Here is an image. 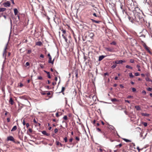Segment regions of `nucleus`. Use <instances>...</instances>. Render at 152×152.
I'll return each mask as SVG.
<instances>
[{
  "label": "nucleus",
  "mask_w": 152,
  "mask_h": 152,
  "mask_svg": "<svg viewBox=\"0 0 152 152\" xmlns=\"http://www.w3.org/2000/svg\"><path fill=\"white\" fill-rule=\"evenodd\" d=\"M127 5L129 10L132 11L135 16V20L137 22L140 21L141 22L143 20L142 14L139 12L140 9L137 7L136 2L128 0L127 2Z\"/></svg>",
  "instance_id": "obj_1"
},
{
  "label": "nucleus",
  "mask_w": 152,
  "mask_h": 152,
  "mask_svg": "<svg viewBox=\"0 0 152 152\" xmlns=\"http://www.w3.org/2000/svg\"><path fill=\"white\" fill-rule=\"evenodd\" d=\"M126 61L125 60H117L115 61H113V63L116 64H122L123 62H125Z\"/></svg>",
  "instance_id": "obj_2"
},
{
  "label": "nucleus",
  "mask_w": 152,
  "mask_h": 152,
  "mask_svg": "<svg viewBox=\"0 0 152 152\" xmlns=\"http://www.w3.org/2000/svg\"><path fill=\"white\" fill-rule=\"evenodd\" d=\"M8 45V44H7L6 46L4 48L3 54V56L4 58L5 59L6 58V50L7 49V46Z\"/></svg>",
  "instance_id": "obj_3"
},
{
  "label": "nucleus",
  "mask_w": 152,
  "mask_h": 152,
  "mask_svg": "<svg viewBox=\"0 0 152 152\" xmlns=\"http://www.w3.org/2000/svg\"><path fill=\"white\" fill-rule=\"evenodd\" d=\"M105 50L107 51L113 52H114V50L112 47L105 48Z\"/></svg>",
  "instance_id": "obj_4"
},
{
  "label": "nucleus",
  "mask_w": 152,
  "mask_h": 152,
  "mask_svg": "<svg viewBox=\"0 0 152 152\" xmlns=\"http://www.w3.org/2000/svg\"><path fill=\"white\" fill-rule=\"evenodd\" d=\"M120 7L123 12L125 10V4L124 3H121Z\"/></svg>",
  "instance_id": "obj_5"
},
{
  "label": "nucleus",
  "mask_w": 152,
  "mask_h": 152,
  "mask_svg": "<svg viewBox=\"0 0 152 152\" xmlns=\"http://www.w3.org/2000/svg\"><path fill=\"white\" fill-rule=\"evenodd\" d=\"M48 56L49 57L48 62L50 63H51L52 64H53L54 59H53L52 61H51L52 58L50 53L48 54Z\"/></svg>",
  "instance_id": "obj_6"
},
{
  "label": "nucleus",
  "mask_w": 152,
  "mask_h": 152,
  "mask_svg": "<svg viewBox=\"0 0 152 152\" xmlns=\"http://www.w3.org/2000/svg\"><path fill=\"white\" fill-rule=\"evenodd\" d=\"M3 4L4 6L5 7H10V2L9 1H7L6 2L4 3Z\"/></svg>",
  "instance_id": "obj_7"
},
{
  "label": "nucleus",
  "mask_w": 152,
  "mask_h": 152,
  "mask_svg": "<svg viewBox=\"0 0 152 152\" xmlns=\"http://www.w3.org/2000/svg\"><path fill=\"white\" fill-rule=\"evenodd\" d=\"M7 140L8 141H10L15 142L14 139L13 137L12 136H10L7 137Z\"/></svg>",
  "instance_id": "obj_8"
},
{
  "label": "nucleus",
  "mask_w": 152,
  "mask_h": 152,
  "mask_svg": "<svg viewBox=\"0 0 152 152\" xmlns=\"http://www.w3.org/2000/svg\"><path fill=\"white\" fill-rule=\"evenodd\" d=\"M128 19L132 23H134V19L133 18H132L129 16L128 17Z\"/></svg>",
  "instance_id": "obj_9"
},
{
  "label": "nucleus",
  "mask_w": 152,
  "mask_h": 152,
  "mask_svg": "<svg viewBox=\"0 0 152 152\" xmlns=\"http://www.w3.org/2000/svg\"><path fill=\"white\" fill-rule=\"evenodd\" d=\"M9 102L11 104L13 105L14 104V102L13 101L12 97H10V99L9 101Z\"/></svg>",
  "instance_id": "obj_10"
},
{
  "label": "nucleus",
  "mask_w": 152,
  "mask_h": 152,
  "mask_svg": "<svg viewBox=\"0 0 152 152\" xmlns=\"http://www.w3.org/2000/svg\"><path fill=\"white\" fill-rule=\"evenodd\" d=\"M106 57V56H99V61H101L102 60L104 57Z\"/></svg>",
  "instance_id": "obj_11"
},
{
  "label": "nucleus",
  "mask_w": 152,
  "mask_h": 152,
  "mask_svg": "<svg viewBox=\"0 0 152 152\" xmlns=\"http://www.w3.org/2000/svg\"><path fill=\"white\" fill-rule=\"evenodd\" d=\"M44 71L47 74L48 78H50L51 77L50 74V72L45 70H44Z\"/></svg>",
  "instance_id": "obj_12"
},
{
  "label": "nucleus",
  "mask_w": 152,
  "mask_h": 152,
  "mask_svg": "<svg viewBox=\"0 0 152 152\" xmlns=\"http://www.w3.org/2000/svg\"><path fill=\"white\" fill-rule=\"evenodd\" d=\"M17 129V126H13V127L12 128V129L11 130V131L12 132V131H15Z\"/></svg>",
  "instance_id": "obj_13"
},
{
  "label": "nucleus",
  "mask_w": 152,
  "mask_h": 152,
  "mask_svg": "<svg viewBox=\"0 0 152 152\" xmlns=\"http://www.w3.org/2000/svg\"><path fill=\"white\" fill-rule=\"evenodd\" d=\"M14 12L15 15H17L18 13V10L17 9L15 8L14 9Z\"/></svg>",
  "instance_id": "obj_14"
},
{
  "label": "nucleus",
  "mask_w": 152,
  "mask_h": 152,
  "mask_svg": "<svg viewBox=\"0 0 152 152\" xmlns=\"http://www.w3.org/2000/svg\"><path fill=\"white\" fill-rule=\"evenodd\" d=\"M135 107L137 110H140V107L139 106H135Z\"/></svg>",
  "instance_id": "obj_15"
},
{
  "label": "nucleus",
  "mask_w": 152,
  "mask_h": 152,
  "mask_svg": "<svg viewBox=\"0 0 152 152\" xmlns=\"http://www.w3.org/2000/svg\"><path fill=\"white\" fill-rule=\"evenodd\" d=\"M123 140L124 141H125L126 142H131V141L130 140H128V139H126L124 138V139H123Z\"/></svg>",
  "instance_id": "obj_16"
},
{
  "label": "nucleus",
  "mask_w": 152,
  "mask_h": 152,
  "mask_svg": "<svg viewBox=\"0 0 152 152\" xmlns=\"http://www.w3.org/2000/svg\"><path fill=\"white\" fill-rule=\"evenodd\" d=\"M42 133L44 135H46L47 136H48V134H47L46 132L45 131H43L42 132Z\"/></svg>",
  "instance_id": "obj_17"
},
{
  "label": "nucleus",
  "mask_w": 152,
  "mask_h": 152,
  "mask_svg": "<svg viewBox=\"0 0 152 152\" xmlns=\"http://www.w3.org/2000/svg\"><path fill=\"white\" fill-rule=\"evenodd\" d=\"M141 115H142L143 116H148L149 115V114H148L147 113H142Z\"/></svg>",
  "instance_id": "obj_18"
},
{
  "label": "nucleus",
  "mask_w": 152,
  "mask_h": 152,
  "mask_svg": "<svg viewBox=\"0 0 152 152\" xmlns=\"http://www.w3.org/2000/svg\"><path fill=\"white\" fill-rule=\"evenodd\" d=\"M91 20L93 22L96 23H99V21H96L94 19H91Z\"/></svg>",
  "instance_id": "obj_19"
},
{
  "label": "nucleus",
  "mask_w": 152,
  "mask_h": 152,
  "mask_svg": "<svg viewBox=\"0 0 152 152\" xmlns=\"http://www.w3.org/2000/svg\"><path fill=\"white\" fill-rule=\"evenodd\" d=\"M129 75L130 78H133L134 77V76L133 75L132 73L131 72L129 73Z\"/></svg>",
  "instance_id": "obj_20"
},
{
  "label": "nucleus",
  "mask_w": 152,
  "mask_h": 152,
  "mask_svg": "<svg viewBox=\"0 0 152 152\" xmlns=\"http://www.w3.org/2000/svg\"><path fill=\"white\" fill-rule=\"evenodd\" d=\"M126 67L127 68L129 69H132V67L128 65H127L126 66Z\"/></svg>",
  "instance_id": "obj_21"
},
{
  "label": "nucleus",
  "mask_w": 152,
  "mask_h": 152,
  "mask_svg": "<svg viewBox=\"0 0 152 152\" xmlns=\"http://www.w3.org/2000/svg\"><path fill=\"white\" fill-rule=\"evenodd\" d=\"M142 124H143L144 125V126L145 127H146V126H147L148 124L146 122H142Z\"/></svg>",
  "instance_id": "obj_22"
},
{
  "label": "nucleus",
  "mask_w": 152,
  "mask_h": 152,
  "mask_svg": "<svg viewBox=\"0 0 152 152\" xmlns=\"http://www.w3.org/2000/svg\"><path fill=\"white\" fill-rule=\"evenodd\" d=\"M137 68L138 69V71H141V69H140V66L139 65H137Z\"/></svg>",
  "instance_id": "obj_23"
},
{
  "label": "nucleus",
  "mask_w": 152,
  "mask_h": 152,
  "mask_svg": "<svg viewBox=\"0 0 152 152\" xmlns=\"http://www.w3.org/2000/svg\"><path fill=\"white\" fill-rule=\"evenodd\" d=\"M1 12H4L6 10V8H0Z\"/></svg>",
  "instance_id": "obj_24"
},
{
  "label": "nucleus",
  "mask_w": 152,
  "mask_h": 152,
  "mask_svg": "<svg viewBox=\"0 0 152 152\" xmlns=\"http://www.w3.org/2000/svg\"><path fill=\"white\" fill-rule=\"evenodd\" d=\"M116 64H114V65H112L111 67V68L112 69H114V68H115V67H116L117 66Z\"/></svg>",
  "instance_id": "obj_25"
},
{
  "label": "nucleus",
  "mask_w": 152,
  "mask_h": 152,
  "mask_svg": "<svg viewBox=\"0 0 152 152\" xmlns=\"http://www.w3.org/2000/svg\"><path fill=\"white\" fill-rule=\"evenodd\" d=\"M64 140L65 142H67V139L66 137H65L64 138Z\"/></svg>",
  "instance_id": "obj_26"
},
{
  "label": "nucleus",
  "mask_w": 152,
  "mask_h": 152,
  "mask_svg": "<svg viewBox=\"0 0 152 152\" xmlns=\"http://www.w3.org/2000/svg\"><path fill=\"white\" fill-rule=\"evenodd\" d=\"M145 80L147 81H151V79H150L148 77H146L145 78Z\"/></svg>",
  "instance_id": "obj_27"
},
{
  "label": "nucleus",
  "mask_w": 152,
  "mask_h": 152,
  "mask_svg": "<svg viewBox=\"0 0 152 152\" xmlns=\"http://www.w3.org/2000/svg\"><path fill=\"white\" fill-rule=\"evenodd\" d=\"M65 88L64 87H62L61 90V92H63L64 91V90H65Z\"/></svg>",
  "instance_id": "obj_28"
},
{
  "label": "nucleus",
  "mask_w": 152,
  "mask_h": 152,
  "mask_svg": "<svg viewBox=\"0 0 152 152\" xmlns=\"http://www.w3.org/2000/svg\"><path fill=\"white\" fill-rule=\"evenodd\" d=\"M144 47L145 48V49L147 51V50H149V49H148V47L146 46V45H145L144 46Z\"/></svg>",
  "instance_id": "obj_29"
},
{
  "label": "nucleus",
  "mask_w": 152,
  "mask_h": 152,
  "mask_svg": "<svg viewBox=\"0 0 152 152\" xmlns=\"http://www.w3.org/2000/svg\"><path fill=\"white\" fill-rule=\"evenodd\" d=\"M102 133L103 135L104 136V137L106 135H107V133L104 132H102Z\"/></svg>",
  "instance_id": "obj_30"
},
{
  "label": "nucleus",
  "mask_w": 152,
  "mask_h": 152,
  "mask_svg": "<svg viewBox=\"0 0 152 152\" xmlns=\"http://www.w3.org/2000/svg\"><path fill=\"white\" fill-rule=\"evenodd\" d=\"M111 100L112 102H114L116 101L117 100L115 98H113V99H112Z\"/></svg>",
  "instance_id": "obj_31"
},
{
  "label": "nucleus",
  "mask_w": 152,
  "mask_h": 152,
  "mask_svg": "<svg viewBox=\"0 0 152 152\" xmlns=\"http://www.w3.org/2000/svg\"><path fill=\"white\" fill-rule=\"evenodd\" d=\"M96 130L97 131L99 132H100L102 133V131L101 130V129L99 128H97L96 129Z\"/></svg>",
  "instance_id": "obj_32"
},
{
  "label": "nucleus",
  "mask_w": 152,
  "mask_h": 152,
  "mask_svg": "<svg viewBox=\"0 0 152 152\" xmlns=\"http://www.w3.org/2000/svg\"><path fill=\"white\" fill-rule=\"evenodd\" d=\"M63 118L64 119V120H67V116L66 115H64Z\"/></svg>",
  "instance_id": "obj_33"
},
{
  "label": "nucleus",
  "mask_w": 152,
  "mask_h": 152,
  "mask_svg": "<svg viewBox=\"0 0 152 152\" xmlns=\"http://www.w3.org/2000/svg\"><path fill=\"white\" fill-rule=\"evenodd\" d=\"M93 16H95V17H99V16L97 15L95 13H93Z\"/></svg>",
  "instance_id": "obj_34"
},
{
  "label": "nucleus",
  "mask_w": 152,
  "mask_h": 152,
  "mask_svg": "<svg viewBox=\"0 0 152 152\" xmlns=\"http://www.w3.org/2000/svg\"><path fill=\"white\" fill-rule=\"evenodd\" d=\"M31 52V50H28L27 51V53L28 54H30V53Z\"/></svg>",
  "instance_id": "obj_35"
},
{
  "label": "nucleus",
  "mask_w": 152,
  "mask_h": 152,
  "mask_svg": "<svg viewBox=\"0 0 152 152\" xmlns=\"http://www.w3.org/2000/svg\"><path fill=\"white\" fill-rule=\"evenodd\" d=\"M111 45H115L116 43L114 41H113L110 43Z\"/></svg>",
  "instance_id": "obj_36"
},
{
  "label": "nucleus",
  "mask_w": 152,
  "mask_h": 152,
  "mask_svg": "<svg viewBox=\"0 0 152 152\" xmlns=\"http://www.w3.org/2000/svg\"><path fill=\"white\" fill-rule=\"evenodd\" d=\"M132 90L133 92H135L136 91V89L134 88H132Z\"/></svg>",
  "instance_id": "obj_37"
},
{
  "label": "nucleus",
  "mask_w": 152,
  "mask_h": 152,
  "mask_svg": "<svg viewBox=\"0 0 152 152\" xmlns=\"http://www.w3.org/2000/svg\"><path fill=\"white\" fill-rule=\"evenodd\" d=\"M63 38L65 39L66 42H67V38L66 37H65V36L64 37H63Z\"/></svg>",
  "instance_id": "obj_38"
},
{
  "label": "nucleus",
  "mask_w": 152,
  "mask_h": 152,
  "mask_svg": "<svg viewBox=\"0 0 152 152\" xmlns=\"http://www.w3.org/2000/svg\"><path fill=\"white\" fill-rule=\"evenodd\" d=\"M75 139L78 141H79L80 140L79 138L77 137H75Z\"/></svg>",
  "instance_id": "obj_39"
},
{
  "label": "nucleus",
  "mask_w": 152,
  "mask_h": 152,
  "mask_svg": "<svg viewBox=\"0 0 152 152\" xmlns=\"http://www.w3.org/2000/svg\"><path fill=\"white\" fill-rule=\"evenodd\" d=\"M139 74L138 72H136L135 73V75L137 76L139 75Z\"/></svg>",
  "instance_id": "obj_40"
},
{
  "label": "nucleus",
  "mask_w": 152,
  "mask_h": 152,
  "mask_svg": "<svg viewBox=\"0 0 152 152\" xmlns=\"http://www.w3.org/2000/svg\"><path fill=\"white\" fill-rule=\"evenodd\" d=\"M58 132V129L57 128L55 129L54 130L55 133H56Z\"/></svg>",
  "instance_id": "obj_41"
},
{
  "label": "nucleus",
  "mask_w": 152,
  "mask_h": 152,
  "mask_svg": "<svg viewBox=\"0 0 152 152\" xmlns=\"http://www.w3.org/2000/svg\"><path fill=\"white\" fill-rule=\"evenodd\" d=\"M61 31H62L63 33L64 34H65L66 33V31L65 30H64L63 29L61 30Z\"/></svg>",
  "instance_id": "obj_42"
},
{
  "label": "nucleus",
  "mask_w": 152,
  "mask_h": 152,
  "mask_svg": "<svg viewBox=\"0 0 152 152\" xmlns=\"http://www.w3.org/2000/svg\"><path fill=\"white\" fill-rule=\"evenodd\" d=\"M144 2L145 3V4H148V3L147 2V0H144Z\"/></svg>",
  "instance_id": "obj_43"
},
{
  "label": "nucleus",
  "mask_w": 152,
  "mask_h": 152,
  "mask_svg": "<svg viewBox=\"0 0 152 152\" xmlns=\"http://www.w3.org/2000/svg\"><path fill=\"white\" fill-rule=\"evenodd\" d=\"M38 78L39 80H42V77H41V76L38 77Z\"/></svg>",
  "instance_id": "obj_44"
},
{
  "label": "nucleus",
  "mask_w": 152,
  "mask_h": 152,
  "mask_svg": "<svg viewBox=\"0 0 152 152\" xmlns=\"http://www.w3.org/2000/svg\"><path fill=\"white\" fill-rule=\"evenodd\" d=\"M33 121L34 123L36 124H37V122L36 121V120L35 118L34 119Z\"/></svg>",
  "instance_id": "obj_45"
},
{
  "label": "nucleus",
  "mask_w": 152,
  "mask_h": 152,
  "mask_svg": "<svg viewBox=\"0 0 152 152\" xmlns=\"http://www.w3.org/2000/svg\"><path fill=\"white\" fill-rule=\"evenodd\" d=\"M75 76L77 78L78 77V73L77 72H75Z\"/></svg>",
  "instance_id": "obj_46"
},
{
  "label": "nucleus",
  "mask_w": 152,
  "mask_h": 152,
  "mask_svg": "<svg viewBox=\"0 0 152 152\" xmlns=\"http://www.w3.org/2000/svg\"><path fill=\"white\" fill-rule=\"evenodd\" d=\"M147 90L148 91H151L152 90V88H151L149 87V88H148Z\"/></svg>",
  "instance_id": "obj_47"
},
{
  "label": "nucleus",
  "mask_w": 152,
  "mask_h": 152,
  "mask_svg": "<svg viewBox=\"0 0 152 152\" xmlns=\"http://www.w3.org/2000/svg\"><path fill=\"white\" fill-rule=\"evenodd\" d=\"M130 62L131 63H134V61L133 59H131L130 60Z\"/></svg>",
  "instance_id": "obj_48"
},
{
  "label": "nucleus",
  "mask_w": 152,
  "mask_h": 152,
  "mask_svg": "<svg viewBox=\"0 0 152 152\" xmlns=\"http://www.w3.org/2000/svg\"><path fill=\"white\" fill-rule=\"evenodd\" d=\"M142 93L144 94V95H145L146 94V91L145 90L142 91Z\"/></svg>",
  "instance_id": "obj_49"
},
{
  "label": "nucleus",
  "mask_w": 152,
  "mask_h": 152,
  "mask_svg": "<svg viewBox=\"0 0 152 152\" xmlns=\"http://www.w3.org/2000/svg\"><path fill=\"white\" fill-rule=\"evenodd\" d=\"M104 137L106 139H109V137L108 136V135H106L105 136H104Z\"/></svg>",
  "instance_id": "obj_50"
},
{
  "label": "nucleus",
  "mask_w": 152,
  "mask_h": 152,
  "mask_svg": "<svg viewBox=\"0 0 152 152\" xmlns=\"http://www.w3.org/2000/svg\"><path fill=\"white\" fill-rule=\"evenodd\" d=\"M73 140V138H71L69 140V142L70 143L72 142Z\"/></svg>",
  "instance_id": "obj_51"
},
{
  "label": "nucleus",
  "mask_w": 152,
  "mask_h": 152,
  "mask_svg": "<svg viewBox=\"0 0 152 152\" xmlns=\"http://www.w3.org/2000/svg\"><path fill=\"white\" fill-rule=\"evenodd\" d=\"M60 142L58 141H56V144L57 145H60Z\"/></svg>",
  "instance_id": "obj_52"
},
{
  "label": "nucleus",
  "mask_w": 152,
  "mask_h": 152,
  "mask_svg": "<svg viewBox=\"0 0 152 152\" xmlns=\"http://www.w3.org/2000/svg\"><path fill=\"white\" fill-rule=\"evenodd\" d=\"M41 42H37V45H41Z\"/></svg>",
  "instance_id": "obj_53"
},
{
  "label": "nucleus",
  "mask_w": 152,
  "mask_h": 152,
  "mask_svg": "<svg viewBox=\"0 0 152 152\" xmlns=\"http://www.w3.org/2000/svg\"><path fill=\"white\" fill-rule=\"evenodd\" d=\"M122 144H120L118 145H116V147H118L119 146V148L121 147L122 146Z\"/></svg>",
  "instance_id": "obj_54"
},
{
  "label": "nucleus",
  "mask_w": 152,
  "mask_h": 152,
  "mask_svg": "<svg viewBox=\"0 0 152 152\" xmlns=\"http://www.w3.org/2000/svg\"><path fill=\"white\" fill-rule=\"evenodd\" d=\"M28 131L30 133H31L32 132V130L30 128L28 129Z\"/></svg>",
  "instance_id": "obj_55"
},
{
  "label": "nucleus",
  "mask_w": 152,
  "mask_h": 152,
  "mask_svg": "<svg viewBox=\"0 0 152 152\" xmlns=\"http://www.w3.org/2000/svg\"><path fill=\"white\" fill-rule=\"evenodd\" d=\"M29 65V64L28 62H26V64H25V65L26 66H28Z\"/></svg>",
  "instance_id": "obj_56"
},
{
  "label": "nucleus",
  "mask_w": 152,
  "mask_h": 152,
  "mask_svg": "<svg viewBox=\"0 0 152 152\" xmlns=\"http://www.w3.org/2000/svg\"><path fill=\"white\" fill-rule=\"evenodd\" d=\"M40 57L41 58H44V55H43V54H41L40 55Z\"/></svg>",
  "instance_id": "obj_57"
},
{
  "label": "nucleus",
  "mask_w": 152,
  "mask_h": 152,
  "mask_svg": "<svg viewBox=\"0 0 152 152\" xmlns=\"http://www.w3.org/2000/svg\"><path fill=\"white\" fill-rule=\"evenodd\" d=\"M124 101H125V102H128L129 103H130V102L129 100H125Z\"/></svg>",
  "instance_id": "obj_58"
},
{
  "label": "nucleus",
  "mask_w": 152,
  "mask_h": 152,
  "mask_svg": "<svg viewBox=\"0 0 152 152\" xmlns=\"http://www.w3.org/2000/svg\"><path fill=\"white\" fill-rule=\"evenodd\" d=\"M26 127L27 128H28L29 127V124L28 123L26 124Z\"/></svg>",
  "instance_id": "obj_59"
},
{
  "label": "nucleus",
  "mask_w": 152,
  "mask_h": 152,
  "mask_svg": "<svg viewBox=\"0 0 152 152\" xmlns=\"http://www.w3.org/2000/svg\"><path fill=\"white\" fill-rule=\"evenodd\" d=\"M120 87L121 88H124V86L122 84H120Z\"/></svg>",
  "instance_id": "obj_60"
},
{
  "label": "nucleus",
  "mask_w": 152,
  "mask_h": 152,
  "mask_svg": "<svg viewBox=\"0 0 152 152\" xmlns=\"http://www.w3.org/2000/svg\"><path fill=\"white\" fill-rule=\"evenodd\" d=\"M19 86L20 87H22V86H23V85L22 83H20V85H19Z\"/></svg>",
  "instance_id": "obj_61"
},
{
  "label": "nucleus",
  "mask_w": 152,
  "mask_h": 152,
  "mask_svg": "<svg viewBox=\"0 0 152 152\" xmlns=\"http://www.w3.org/2000/svg\"><path fill=\"white\" fill-rule=\"evenodd\" d=\"M23 124L24 125H25L26 124V123L25 122V121H24V120H23Z\"/></svg>",
  "instance_id": "obj_62"
},
{
  "label": "nucleus",
  "mask_w": 152,
  "mask_h": 152,
  "mask_svg": "<svg viewBox=\"0 0 152 152\" xmlns=\"http://www.w3.org/2000/svg\"><path fill=\"white\" fill-rule=\"evenodd\" d=\"M56 84V82H53L52 84L53 85L55 86Z\"/></svg>",
  "instance_id": "obj_63"
},
{
  "label": "nucleus",
  "mask_w": 152,
  "mask_h": 152,
  "mask_svg": "<svg viewBox=\"0 0 152 152\" xmlns=\"http://www.w3.org/2000/svg\"><path fill=\"white\" fill-rule=\"evenodd\" d=\"M10 118H7V122H9L10 121Z\"/></svg>",
  "instance_id": "obj_64"
}]
</instances>
